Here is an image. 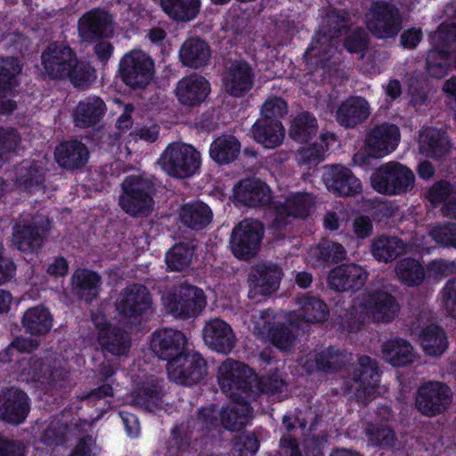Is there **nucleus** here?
<instances>
[{
  "label": "nucleus",
  "instance_id": "obj_36",
  "mask_svg": "<svg viewBox=\"0 0 456 456\" xmlns=\"http://www.w3.org/2000/svg\"><path fill=\"white\" fill-rule=\"evenodd\" d=\"M179 216L182 224L193 231L205 229L213 220L212 209L201 200L184 203Z\"/></svg>",
  "mask_w": 456,
  "mask_h": 456
},
{
  "label": "nucleus",
  "instance_id": "obj_12",
  "mask_svg": "<svg viewBox=\"0 0 456 456\" xmlns=\"http://www.w3.org/2000/svg\"><path fill=\"white\" fill-rule=\"evenodd\" d=\"M452 398V393L448 385L440 381H428L418 388L415 405L422 415L435 417L449 408Z\"/></svg>",
  "mask_w": 456,
  "mask_h": 456
},
{
  "label": "nucleus",
  "instance_id": "obj_46",
  "mask_svg": "<svg viewBox=\"0 0 456 456\" xmlns=\"http://www.w3.org/2000/svg\"><path fill=\"white\" fill-rule=\"evenodd\" d=\"M419 339L425 354L430 356H440L448 347L446 333L436 324L424 327Z\"/></svg>",
  "mask_w": 456,
  "mask_h": 456
},
{
  "label": "nucleus",
  "instance_id": "obj_19",
  "mask_svg": "<svg viewBox=\"0 0 456 456\" xmlns=\"http://www.w3.org/2000/svg\"><path fill=\"white\" fill-rule=\"evenodd\" d=\"M255 72L251 65L243 60H234L226 66L222 74L224 91L231 96H245L253 87Z\"/></svg>",
  "mask_w": 456,
  "mask_h": 456
},
{
  "label": "nucleus",
  "instance_id": "obj_59",
  "mask_svg": "<svg viewBox=\"0 0 456 456\" xmlns=\"http://www.w3.org/2000/svg\"><path fill=\"white\" fill-rule=\"evenodd\" d=\"M339 350L335 346L322 350L314 355L316 370L324 373H335L340 370Z\"/></svg>",
  "mask_w": 456,
  "mask_h": 456
},
{
  "label": "nucleus",
  "instance_id": "obj_23",
  "mask_svg": "<svg viewBox=\"0 0 456 456\" xmlns=\"http://www.w3.org/2000/svg\"><path fill=\"white\" fill-rule=\"evenodd\" d=\"M233 200L241 206L260 208L271 203L272 191L265 182L257 178H246L234 185Z\"/></svg>",
  "mask_w": 456,
  "mask_h": 456
},
{
  "label": "nucleus",
  "instance_id": "obj_15",
  "mask_svg": "<svg viewBox=\"0 0 456 456\" xmlns=\"http://www.w3.org/2000/svg\"><path fill=\"white\" fill-rule=\"evenodd\" d=\"M360 306L374 322L390 323L399 314L401 305L395 296L382 289H375L362 295Z\"/></svg>",
  "mask_w": 456,
  "mask_h": 456
},
{
  "label": "nucleus",
  "instance_id": "obj_34",
  "mask_svg": "<svg viewBox=\"0 0 456 456\" xmlns=\"http://www.w3.org/2000/svg\"><path fill=\"white\" fill-rule=\"evenodd\" d=\"M54 158L60 167L73 171L86 165L89 151L82 142L77 139L65 141L56 147Z\"/></svg>",
  "mask_w": 456,
  "mask_h": 456
},
{
  "label": "nucleus",
  "instance_id": "obj_37",
  "mask_svg": "<svg viewBox=\"0 0 456 456\" xmlns=\"http://www.w3.org/2000/svg\"><path fill=\"white\" fill-rule=\"evenodd\" d=\"M240 142L232 134L216 137L209 146V157L218 166L233 163L240 156Z\"/></svg>",
  "mask_w": 456,
  "mask_h": 456
},
{
  "label": "nucleus",
  "instance_id": "obj_27",
  "mask_svg": "<svg viewBox=\"0 0 456 456\" xmlns=\"http://www.w3.org/2000/svg\"><path fill=\"white\" fill-rule=\"evenodd\" d=\"M281 279V271L276 266L257 265L249 274L248 297L259 300L258 297H268L275 292Z\"/></svg>",
  "mask_w": 456,
  "mask_h": 456
},
{
  "label": "nucleus",
  "instance_id": "obj_62",
  "mask_svg": "<svg viewBox=\"0 0 456 456\" xmlns=\"http://www.w3.org/2000/svg\"><path fill=\"white\" fill-rule=\"evenodd\" d=\"M429 234L437 244L456 248L455 223H446L434 226Z\"/></svg>",
  "mask_w": 456,
  "mask_h": 456
},
{
  "label": "nucleus",
  "instance_id": "obj_52",
  "mask_svg": "<svg viewBox=\"0 0 456 456\" xmlns=\"http://www.w3.org/2000/svg\"><path fill=\"white\" fill-rule=\"evenodd\" d=\"M398 279L408 287H418L426 278L422 264L413 257H403L395 265Z\"/></svg>",
  "mask_w": 456,
  "mask_h": 456
},
{
  "label": "nucleus",
  "instance_id": "obj_51",
  "mask_svg": "<svg viewBox=\"0 0 456 456\" xmlns=\"http://www.w3.org/2000/svg\"><path fill=\"white\" fill-rule=\"evenodd\" d=\"M350 17L345 11L332 9L327 12L322 20L319 33L338 39L347 34L350 30Z\"/></svg>",
  "mask_w": 456,
  "mask_h": 456
},
{
  "label": "nucleus",
  "instance_id": "obj_61",
  "mask_svg": "<svg viewBox=\"0 0 456 456\" xmlns=\"http://www.w3.org/2000/svg\"><path fill=\"white\" fill-rule=\"evenodd\" d=\"M68 428L61 421H52L41 436V442L49 447L62 445L66 442Z\"/></svg>",
  "mask_w": 456,
  "mask_h": 456
},
{
  "label": "nucleus",
  "instance_id": "obj_18",
  "mask_svg": "<svg viewBox=\"0 0 456 456\" xmlns=\"http://www.w3.org/2000/svg\"><path fill=\"white\" fill-rule=\"evenodd\" d=\"M77 29L83 42L110 38L113 36V17L107 11L94 8L78 20Z\"/></svg>",
  "mask_w": 456,
  "mask_h": 456
},
{
  "label": "nucleus",
  "instance_id": "obj_1",
  "mask_svg": "<svg viewBox=\"0 0 456 456\" xmlns=\"http://www.w3.org/2000/svg\"><path fill=\"white\" fill-rule=\"evenodd\" d=\"M42 65L51 79H69L75 87L87 86L95 78V69L78 60L69 45L52 42L41 54Z\"/></svg>",
  "mask_w": 456,
  "mask_h": 456
},
{
  "label": "nucleus",
  "instance_id": "obj_60",
  "mask_svg": "<svg viewBox=\"0 0 456 456\" xmlns=\"http://www.w3.org/2000/svg\"><path fill=\"white\" fill-rule=\"evenodd\" d=\"M289 106L287 102L278 96L268 98L261 107L259 118L269 121L281 122V118L288 113Z\"/></svg>",
  "mask_w": 456,
  "mask_h": 456
},
{
  "label": "nucleus",
  "instance_id": "obj_45",
  "mask_svg": "<svg viewBox=\"0 0 456 456\" xmlns=\"http://www.w3.org/2000/svg\"><path fill=\"white\" fill-rule=\"evenodd\" d=\"M420 149L428 157L442 159L451 150V143L445 133L437 129H428L420 134Z\"/></svg>",
  "mask_w": 456,
  "mask_h": 456
},
{
  "label": "nucleus",
  "instance_id": "obj_55",
  "mask_svg": "<svg viewBox=\"0 0 456 456\" xmlns=\"http://www.w3.org/2000/svg\"><path fill=\"white\" fill-rule=\"evenodd\" d=\"M191 433L183 423L171 429V436L167 443V452L170 456H180L191 447Z\"/></svg>",
  "mask_w": 456,
  "mask_h": 456
},
{
  "label": "nucleus",
  "instance_id": "obj_25",
  "mask_svg": "<svg viewBox=\"0 0 456 456\" xmlns=\"http://www.w3.org/2000/svg\"><path fill=\"white\" fill-rule=\"evenodd\" d=\"M206 345L212 350L228 354L236 343L235 334L226 322L215 318L206 322L202 330Z\"/></svg>",
  "mask_w": 456,
  "mask_h": 456
},
{
  "label": "nucleus",
  "instance_id": "obj_39",
  "mask_svg": "<svg viewBox=\"0 0 456 456\" xmlns=\"http://www.w3.org/2000/svg\"><path fill=\"white\" fill-rule=\"evenodd\" d=\"M381 352L383 358L393 367H404L415 361L413 346L403 338L388 339L383 343Z\"/></svg>",
  "mask_w": 456,
  "mask_h": 456
},
{
  "label": "nucleus",
  "instance_id": "obj_11",
  "mask_svg": "<svg viewBox=\"0 0 456 456\" xmlns=\"http://www.w3.org/2000/svg\"><path fill=\"white\" fill-rule=\"evenodd\" d=\"M265 233L263 224L247 218L234 226L229 239L232 254L239 260L249 261L257 256Z\"/></svg>",
  "mask_w": 456,
  "mask_h": 456
},
{
  "label": "nucleus",
  "instance_id": "obj_28",
  "mask_svg": "<svg viewBox=\"0 0 456 456\" xmlns=\"http://www.w3.org/2000/svg\"><path fill=\"white\" fill-rule=\"evenodd\" d=\"M105 102L97 95H90L78 102L73 111L74 126L80 129L94 128L107 113Z\"/></svg>",
  "mask_w": 456,
  "mask_h": 456
},
{
  "label": "nucleus",
  "instance_id": "obj_4",
  "mask_svg": "<svg viewBox=\"0 0 456 456\" xmlns=\"http://www.w3.org/2000/svg\"><path fill=\"white\" fill-rule=\"evenodd\" d=\"M256 373L245 363L227 359L218 368L217 380L222 392L233 401L252 398V387H256Z\"/></svg>",
  "mask_w": 456,
  "mask_h": 456
},
{
  "label": "nucleus",
  "instance_id": "obj_54",
  "mask_svg": "<svg viewBox=\"0 0 456 456\" xmlns=\"http://www.w3.org/2000/svg\"><path fill=\"white\" fill-rule=\"evenodd\" d=\"M192 250L184 243H177L166 254L167 267L171 272H180L189 267L191 262Z\"/></svg>",
  "mask_w": 456,
  "mask_h": 456
},
{
  "label": "nucleus",
  "instance_id": "obj_41",
  "mask_svg": "<svg viewBox=\"0 0 456 456\" xmlns=\"http://www.w3.org/2000/svg\"><path fill=\"white\" fill-rule=\"evenodd\" d=\"M370 248L377 261L389 263L403 253L405 243L398 237L382 234L372 240Z\"/></svg>",
  "mask_w": 456,
  "mask_h": 456
},
{
  "label": "nucleus",
  "instance_id": "obj_57",
  "mask_svg": "<svg viewBox=\"0 0 456 456\" xmlns=\"http://www.w3.org/2000/svg\"><path fill=\"white\" fill-rule=\"evenodd\" d=\"M328 136V134H322L320 136L321 142H315L308 146L299 148L297 155L298 162L303 165H310L322 161L324 152L328 149L326 142Z\"/></svg>",
  "mask_w": 456,
  "mask_h": 456
},
{
  "label": "nucleus",
  "instance_id": "obj_8",
  "mask_svg": "<svg viewBox=\"0 0 456 456\" xmlns=\"http://www.w3.org/2000/svg\"><path fill=\"white\" fill-rule=\"evenodd\" d=\"M162 300L169 314L182 319L199 316L207 305L203 289L187 283L167 291Z\"/></svg>",
  "mask_w": 456,
  "mask_h": 456
},
{
  "label": "nucleus",
  "instance_id": "obj_35",
  "mask_svg": "<svg viewBox=\"0 0 456 456\" xmlns=\"http://www.w3.org/2000/svg\"><path fill=\"white\" fill-rule=\"evenodd\" d=\"M97 341L104 357L108 354L118 357L126 356L132 344L130 333L119 326L100 333V336H97Z\"/></svg>",
  "mask_w": 456,
  "mask_h": 456
},
{
  "label": "nucleus",
  "instance_id": "obj_50",
  "mask_svg": "<svg viewBox=\"0 0 456 456\" xmlns=\"http://www.w3.org/2000/svg\"><path fill=\"white\" fill-rule=\"evenodd\" d=\"M300 316L308 323H322L330 316L327 304L319 297L306 294L299 299Z\"/></svg>",
  "mask_w": 456,
  "mask_h": 456
},
{
  "label": "nucleus",
  "instance_id": "obj_10",
  "mask_svg": "<svg viewBox=\"0 0 456 456\" xmlns=\"http://www.w3.org/2000/svg\"><path fill=\"white\" fill-rule=\"evenodd\" d=\"M314 205L312 195L301 191L290 194L284 201H273L269 206L270 227L276 232L284 231L295 219L306 218Z\"/></svg>",
  "mask_w": 456,
  "mask_h": 456
},
{
  "label": "nucleus",
  "instance_id": "obj_48",
  "mask_svg": "<svg viewBox=\"0 0 456 456\" xmlns=\"http://www.w3.org/2000/svg\"><path fill=\"white\" fill-rule=\"evenodd\" d=\"M318 128L315 116L305 110L294 117L289 134L294 141L299 143H307L315 137Z\"/></svg>",
  "mask_w": 456,
  "mask_h": 456
},
{
  "label": "nucleus",
  "instance_id": "obj_63",
  "mask_svg": "<svg viewBox=\"0 0 456 456\" xmlns=\"http://www.w3.org/2000/svg\"><path fill=\"white\" fill-rule=\"evenodd\" d=\"M256 387H252V398L250 401H255L260 393H271L276 394L281 392L284 382L281 379H279L277 376H265L259 378L256 375Z\"/></svg>",
  "mask_w": 456,
  "mask_h": 456
},
{
  "label": "nucleus",
  "instance_id": "obj_13",
  "mask_svg": "<svg viewBox=\"0 0 456 456\" xmlns=\"http://www.w3.org/2000/svg\"><path fill=\"white\" fill-rule=\"evenodd\" d=\"M168 377L176 384L193 386L207 375V362L198 352L186 351L172 363L167 365Z\"/></svg>",
  "mask_w": 456,
  "mask_h": 456
},
{
  "label": "nucleus",
  "instance_id": "obj_43",
  "mask_svg": "<svg viewBox=\"0 0 456 456\" xmlns=\"http://www.w3.org/2000/svg\"><path fill=\"white\" fill-rule=\"evenodd\" d=\"M162 11L174 21L188 22L194 20L200 10V0H160Z\"/></svg>",
  "mask_w": 456,
  "mask_h": 456
},
{
  "label": "nucleus",
  "instance_id": "obj_16",
  "mask_svg": "<svg viewBox=\"0 0 456 456\" xmlns=\"http://www.w3.org/2000/svg\"><path fill=\"white\" fill-rule=\"evenodd\" d=\"M31 409L28 394L16 387L0 390V419L5 423L19 426L25 422Z\"/></svg>",
  "mask_w": 456,
  "mask_h": 456
},
{
  "label": "nucleus",
  "instance_id": "obj_24",
  "mask_svg": "<svg viewBox=\"0 0 456 456\" xmlns=\"http://www.w3.org/2000/svg\"><path fill=\"white\" fill-rule=\"evenodd\" d=\"M369 273L357 264H344L330 270L328 284L335 291L356 292L365 284Z\"/></svg>",
  "mask_w": 456,
  "mask_h": 456
},
{
  "label": "nucleus",
  "instance_id": "obj_31",
  "mask_svg": "<svg viewBox=\"0 0 456 456\" xmlns=\"http://www.w3.org/2000/svg\"><path fill=\"white\" fill-rule=\"evenodd\" d=\"M212 55L208 43L198 37L184 40L179 49V61L183 67L200 69L207 66Z\"/></svg>",
  "mask_w": 456,
  "mask_h": 456
},
{
  "label": "nucleus",
  "instance_id": "obj_20",
  "mask_svg": "<svg viewBox=\"0 0 456 456\" xmlns=\"http://www.w3.org/2000/svg\"><path fill=\"white\" fill-rule=\"evenodd\" d=\"M21 72L20 61L15 57L0 58V115H11L17 109L12 99L16 88L20 86L19 76Z\"/></svg>",
  "mask_w": 456,
  "mask_h": 456
},
{
  "label": "nucleus",
  "instance_id": "obj_64",
  "mask_svg": "<svg viewBox=\"0 0 456 456\" xmlns=\"http://www.w3.org/2000/svg\"><path fill=\"white\" fill-rule=\"evenodd\" d=\"M260 447V440L254 433L242 434L234 442L240 456H254Z\"/></svg>",
  "mask_w": 456,
  "mask_h": 456
},
{
  "label": "nucleus",
  "instance_id": "obj_30",
  "mask_svg": "<svg viewBox=\"0 0 456 456\" xmlns=\"http://www.w3.org/2000/svg\"><path fill=\"white\" fill-rule=\"evenodd\" d=\"M12 241L15 248L26 253L41 249L44 234L41 227L28 220H19L12 226Z\"/></svg>",
  "mask_w": 456,
  "mask_h": 456
},
{
  "label": "nucleus",
  "instance_id": "obj_6",
  "mask_svg": "<svg viewBox=\"0 0 456 456\" xmlns=\"http://www.w3.org/2000/svg\"><path fill=\"white\" fill-rule=\"evenodd\" d=\"M159 162L169 176L184 179L199 173L201 157L192 145L173 142L163 151Z\"/></svg>",
  "mask_w": 456,
  "mask_h": 456
},
{
  "label": "nucleus",
  "instance_id": "obj_26",
  "mask_svg": "<svg viewBox=\"0 0 456 456\" xmlns=\"http://www.w3.org/2000/svg\"><path fill=\"white\" fill-rule=\"evenodd\" d=\"M325 184L336 196H354L362 191L361 181L343 165H332L324 175Z\"/></svg>",
  "mask_w": 456,
  "mask_h": 456
},
{
  "label": "nucleus",
  "instance_id": "obj_14",
  "mask_svg": "<svg viewBox=\"0 0 456 456\" xmlns=\"http://www.w3.org/2000/svg\"><path fill=\"white\" fill-rule=\"evenodd\" d=\"M33 379L46 382L54 388H65L69 379L67 363L53 354L43 357L32 356L28 362Z\"/></svg>",
  "mask_w": 456,
  "mask_h": 456
},
{
  "label": "nucleus",
  "instance_id": "obj_49",
  "mask_svg": "<svg viewBox=\"0 0 456 456\" xmlns=\"http://www.w3.org/2000/svg\"><path fill=\"white\" fill-rule=\"evenodd\" d=\"M162 398L161 387L153 381L144 383L132 393L134 404L150 412L161 409Z\"/></svg>",
  "mask_w": 456,
  "mask_h": 456
},
{
  "label": "nucleus",
  "instance_id": "obj_17",
  "mask_svg": "<svg viewBox=\"0 0 456 456\" xmlns=\"http://www.w3.org/2000/svg\"><path fill=\"white\" fill-rule=\"evenodd\" d=\"M150 346L159 359L169 365L187 351V338L178 330L162 329L152 333Z\"/></svg>",
  "mask_w": 456,
  "mask_h": 456
},
{
  "label": "nucleus",
  "instance_id": "obj_33",
  "mask_svg": "<svg viewBox=\"0 0 456 456\" xmlns=\"http://www.w3.org/2000/svg\"><path fill=\"white\" fill-rule=\"evenodd\" d=\"M370 116V105L361 96H349L344 100L336 111L337 122L346 128H354Z\"/></svg>",
  "mask_w": 456,
  "mask_h": 456
},
{
  "label": "nucleus",
  "instance_id": "obj_9",
  "mask_svg": "<svg viewBox=\"0 0 456 456\" xmlns=\"http://www.w3.org/2000/svg\"><path fill=\"white\" fill-rule=\"evenodd\" d=\"M372 188L384 195H402L410 191L415 183L414 173L405 165L390 161L372 174Z\"/></svg>",
  "mask_w": 456,
  "mask_h": 456
},
{
  "label": "nucleus",
  "instance_id": "obj_47",
  "mask_svg": "<svg viewBox=\"0 0 456 456\" xmlns=\"http://www.w3.org/2000/svg\"><path fill=\"white\" fill-rule=\"evenodd\" d=\"M334 39L317 31L304 53L306 62L322 66L330 61L335 52Z\"/></svg>",
  "mask_w": 456,
  "mask_h": 456
},
{
  "label": "nucleus",
  "instance_id": "obj_38",
  "mask_svg": "<svg viewBox=\"0 0 456 456\" xmlns=\"http://www.w3.org/2000/svg\"><path fill=\"white\" fill-rule=\"evenodd\" d=\"M254 141L265 149H274L281 144L285 129L282 122L258 118L251 127Z\"/></svg>",
  "mask_w": 456,
  "mask_h": 456
},
{
  "label": "nucleus",
  "instance_id": "obj_5",
  "mask_svg": "<svg viewBox=\"0 0 456 456\" xmlns=\"http://www.w3.org/2000/svg\"><path fill=\"white\" fill-rule=\"evenodd\" d=\"M366 28L378 40L395 39L403 28V15L393 3L377 0L366 14Z\"/></svg>",
  "mask_w": 456,
  "mask_h": 456
},
{
  "label": "nucleus",
  "instance_id": "obj_40",
  "mask_svg": "<svg viewBox=\"0 0 456 456\" xmlns=\"http://www.w3.org/2000/svg\"><path fill=\"white\" fill-rule=\"evenodd\" d=\"M53 315L44 305H37L26 310L21 323L26 333L31 336H45L53 327Z\"/></svg>",
  "mask_w": 456,
  "mask_h": 456
},
{
  "label": "nucleus",
  "instance_id": "obj_56",
  "mask_svg": "<svg viewBox=\"0 0 456 456\" xmlns=\"http://www.w3.org/2000/svg\"><path fill=\"white\" fill-rule=\"evenodd\" d=\"M346 35L343 41L346 51L351 54H360L363 58L370 45L369 33L363 28L356 27Z\"/></svg>",
  "mask_w": 456,
  "mask_h": 456
},
{
  "label": "nucleus",
  "instance_id": "obj_7",
  "mask_svg": "<svg viewBox=\"0 0 456 456\" xmlns=\"http://www.w3.org/2000/svg\"><path fill=\"white\" fill-rule=\"evenodd\" d=\"M118 76L121 81L132 89H144L155 74L154 60L141 49L126 53L119 60Z\"/></svg>",
  "mask_w": 456,
  "mask_h": 456
},
{
  "label": "nucleus",
  "instance_id": "obj_44",
  "mask_svg": "<svg viewBox=\"0 0 456 456\" xmlns=\"http://www.w3.org/2000/svg\"><path fill=\"white\" fill-rule=\"evenodd\" d=\"M45 168L37 161H23L17 172V182L29 193L45 188Z\"/></svg>",
  "mask_w": 456,
  "mask_h": 456
},
{
  "label": "nucleus",
  "instance_id": "obj_29",
  "mask_svg": "<svg viewBox=\"0 0 456 456\" xmlns=\"http://www.w3.org/2000/svg\"><path fill=\"white\" fill-rule=\"evenodd\" d=\"M350 379L357 395L362 393L364 395H370L380 382V372L376 360L369 355L360 356Z\"/></svg>",
  "mask_w": 456,
  "mask_h": 456
},
{
  "label": "nucleus",
  "instance_id": "obj_22",
  "mask_svg": "<svg viewBox=\"0 0 456 456\" xmlns=\"http://www.w3.org/2000/svg\"><path fill=\"white\" fill-rule=\"evenodd\" d=\"M152 306L151 293L144 285L133 284L126 287L117 303L118 314L126 318L136 319L146 314Z\"/></svg>",
  "mask_w": 456,
  "mask_h": 456
},
{
  "label": "nucleus",
  "instance_id": "obj_2",
  "mask_svg": "<svg viewBox=\"0 0 456 456\" xmlns=\"http://www.w3.org/2000/svg\"><path fill=\"white\" fill-rule=\"evenodd\" d=\"M156 187L142 175H127L121 183L118 205L132 217H148L154 208Z\"/></svg>",
  "mask_w": 456,
  "mask_h": 456
},
{
  "label": "nucleus",
  "instance_id": "obj_32",
  "mask_svg": "<svg viewBox=\"0 0 456 456\" xmlns=\"http://www.w3.org/2000/svg\"><path fill=\"white\" fill-rule=\"evenodd\" d=\"M70 283L73 294L90 304L99 297L102 276L94 270L78 268L73 273Z\"/></svg>",
  "mask_w": 456,
  "mask_h": 456
},
{
  "label": "nucleus",
  "instance_id": "obj_3",
  "mask_svg": "<svg viewBox=\"0 0 456 456\" xmlns=\"http://www.w3.org/2000/svg\"><path fill=\"white\" fill-rule=\"evenodd\" d=\"M400 129L396 125H376L366 135L365 150L356 152L353 162L363 168L371 167L374 162L392 153L400 142Z\"/></svg>",
  "mask_w": 456,
  "mask_h": 456
},
{
  "label": "nucleus",
  "instance_id": "obj_42",
  "mask_svg": "<svg viewBox=\"0 0 456 456\" xmlns=\"http://www.w3.org/2000/svg\"><path fill=\"white\" fill-rule=\"evenodd\" d=\"M246 401H235L236 403L221 410L220 420L224 428L240 431L246 427L252 413V408Z\"/></svg>",
  "mask_w": 456,
  "mask_h": 456
},
{
  "label": "nucleus",
  "instance_id": "obj_53",
  "mask_svg": "<svg viewBox=\"0 0 456 456\" xmlns=\"http://www.w3.org/2000/svg\"><path fill=\"white\" fill-rule=\"evenodd\" d=\"M297 327L292 322L277 323L268 330V337L271 343L279 350L288 352L295 344L297 338Z\"/></svg>",
  "mask_w": 456,
  "mask_h": 456
},
{
  "label": "nucleus",
  "instance_id": "obj_21",
  "mask_svg": "<svg viewBox=\"0 0 456 456\" xmlns=\"http://www.w3.org/2000/svg\"><path fill=\"white\" fill-rule=\"evenodd\" d=\"M211 91L210 83L199 74H191L182 77L176 84L175 95L177 102L183 107L195 108L200 106Z\"/></svg>",
  "mask_w": 456,
  "mask_h": 456
},
{
  "label": "nucleus",
  "instance_id": "obj_58",
  "mask_svg": "<svg viewBox=\"0 0 456 456\" xmlns=\"http://www.w3.org/2000/svg\"><path fill=\"white\" fill-rule=\"evenodd\" d=\"M365 434L373 445L382 448L393 446L395 441L391 428L371 422L367 424Z\"/></svg>",
  "mask_w": 456,
  "mask_h": 456
}]
</instances>
